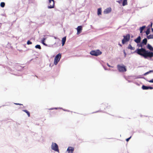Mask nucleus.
Masks as SVG:
<instances>
[{"label":"nucleus","mask_w":153,"mask_h":153,"mask_svg":"<svg viewBox=\"0 0 153 153\" xmlns=\"http://www.w3.org/2000/svg\"><path fill=\"white\" fill-rule=\"evenodd\" d=\"M147 48L150 51L146 50L145 48H141L140 49H137L134 52L140 55L145 59L148 58H151L153 57V48L149 44H148Z\"/></svg>","instance_id":"f257e3e1"},{"label":"nucleus","mask_w":153,"mask_h":153,"mask_svg":"<svg viewBox=\"0 0 153 153\" xmlns=\"http://www.w3.org/2000/svg\"><path fill=\"white\" fill-rule=\"evenodd\" d=\"M117 68L118 71L120 72H124L127 71L126 66L123 64L117 65Z\"/></svg>","instance_id":"f03ea898"},{"label":"nucleus","mask_w":153,"mask_h":153,"mask_svg":"<svg viewBox=\"0 0 153 153\" xmlns=\"http://www.w3.org/2000/svg\"><path fill=\"white\" fill-rule=\"evenodd\" d=\"M102 52L99 50H92L90 52V54L92 55L97 56L101 55Z\"/></svg>","instance_id":"7ed1b4c3"},{"label":"nucleus","mask_w":153,"mask_h":153,"mask_svg":"<svg viewBox=\"0 0 153 153\" xmlns=\"http://www.w3.org/2000/svg\"><path fill=\"white\" fill-rule=\"evenodd\" d=\"M61 57V54L59 53L57 54L55 57L54 59V64L56 65L58 62L59 61Z\"/></svg>","instance_id":"20e7f679"},{"label":"nucleus","mask_w":153,"mask_h":153,"mask_svg":"<svg viewBox=\"0 0 153 153\" xmlns=\"http://www.w3.org/2000/svg\"><path fill=\"white\" fill-rule=\"evenodd\" d=\"M123 39L122 40V43L123 44H124L126 42H128L129 41L130 38V35L128 34L126 36H123Z\"/></svg>","instance_id":"39448f33"},{"label":"nucleus","mask_w":153,"mask_h":153,"mask_svg":"<svg viewBox=\"0 0 153 153\" xmlns=\"http://www.w3.org/2000/svg\"><path fill=\"white\" fill-rule=\"evenodd\" d=\"M51 149L55 151L59 152L58 145L56 143H53L51 145Z\"/></svg>","instance_id":"423d86ee"},{"label":"nucleus","mask_w":153,"mask_h":153,"mask_svg":"<svg viewBox=\"0 0 153 153\" xmlns=\"http://www.w3.org/2000/svg\"><path fill=\"white\" fill-rule=\"evenodd\" d=\"M49 5L48 8L51 9L53 8L54 7V0H48Z\"/></svg>","instance_id":"0eeeda50"},{"label":"nucleus","mask_w":153,"mask_h":153,"mask_svg":"<svg viewBox=\"0 0 153 153\" xmlns=\"http://www.w3.org/2000/svg\"><path fill=\"white\" fill-rule=\"evenodd\" d=\"M77 34H79L81 32L82 30V27L81 26H78L77 28Z\"/></svg>","instance_id":"6e6552de"},{"label":"nucleus","mask_w":153,"mask_h":153,"mask_svg":"<svg viewBox=\"0 0 153 153\" xmlns=\"http://www.w3.org/2000/svg\"><path fill=\"white\" fill-rule=\"evenodd\" d=\"M69 153H73L74 150V148L71 147H69L67 150Z\"/></svg>","instance_id":"1a4fd4ad"},{"label":"nucleus","mask_w":153,"mask_h":153,"mask_svg":"<svg viewBox=\"0 0 153 153\" xmlns=\"http://www.w3.org/2000/svg\"><path fill=\"white\" fill-rule=\"evenodd\" d=\"M111 11V7L108 8L104 10V13L105 14L108 13H110Z\"/></svg>","instance_id":"9d476101"},{"label":"nucleus","mask_w":153,"mask_h":153,"mask_svg":"<svg viewBox=\"0 0 153 153\" xmlns=\"http://www.w3.org/2000/svg\"><path fill=\"white\" fill-rule=\"evenodd\" d=\"M142 88L143 90H147L148 89H152L153 88L150 86H147L143 85L142 86Z\"/></svg>","instance_id":"9b49d317"},{"label":"nucleus","mask_w":153,"mask_h":153,"mask_svg":"<svg viewBox=\"0 0 153 153\" xmlns=\"http://www.w3.org/2000/svg\"><path fill=\"white\" fill-rule=\"evenodd\" d=\"M141 37L140 36H139L136 39L134 40V41L136 43H138L140 42Z\"/></svg>","instance_id":"f8f14e48"},{"label":"nucleus","mask_w":153,"mask_h":153,"mask_svg":"<svg viewBox=\"0 0 153 153\" xmlns=\"http://www.w3.org/2000/svg\"><path fill=\"white\" fill-rule=\"evenodd\" d=\"M66 37H64L62 38V46L64 45L65 43V41H66Z\"/></svg>","instance_id":"ddd939ff"},{"label":"nucleus","mask_w":153,"mask_h":153,"mask_svg":"<svg viewBox=\"0 0 153 153\" xmlns=\"http://www.w3.org/2000/svg\"><path fill=\"white\" fill-rule=\"evenodd\" d=\"M101 9L100 8H98L97 10V14L98 15H101Z\"/></svg>","instance_id":"4468645a"},{"label":"nucleus","mask_w":153,"mask_h":153,"mask_svg":"<svg viewBox=\"0 0 153 153\" xmlns=\"http://www.w3.org/2000/svg\"><path fill=\"white\" fill-rule=\"evenodd\" d=\"M146 26H143L142 27H141L140 28V33H141L143 30L145 28Z\"/></svg>","instance_id":"2eb2a0df"},{"label":"nucleus","mask_w":153,"mask_h":153,"mask_svg":"<svg viewBox=\"0 0 153 153\" xmlns=\"http://www.w3.org/2000/svg\"><path fill=\"white\" fill-rule=\"evenodd\" d=\"M147 42V39L146 38H145L143 40V41L142 42V43H143L145 45H146Z\"/></svg>","instance_id":"dca6fc26"},{"label":"nucleus","mask_w":153,"mask_h":153,"mask_svg":"<svg viewBox=\"0 0 153 153\" xmlns=\"http://www.w3.org/2000/svg\"><path fill=\"white\" fill-rule=\"evenodd\" d=\"M128 49H130L131 50H134L135 49L134 48L132 47L131 45L129 44L128 47Z\"/></svg>","instance_id":"f3484780"},{"label":"nucleus","mask_w":153,"mask_h":153,"mask_svg":"<svg viewBox=\"0 0 153 153\" xmlns=\"http://www.w3.org/2000/svg\"><path fill=\"white\" fill-rule=\"evenodd\" d=\"M127 4V0H124L123 3V5L124 6Z\"/></svg>","instance_id":"a211bd4d"},{"label":"nucleus","mask_w":153,"mask_h":153,"mask_svg":"<svg viewBox=\"0 0 153 153\" xmlns=\"http://www.w3.org/2000/svg\"><path fill=\"white\" fill-rule=\"evenodd\" d=\"M23 111L25 112L26 113H27L28 116L29 117H30V113L29 111H27V110H23Z\"/></svg>","instance_id":"6ab92c4d"},{"label":"nucleus","mask_w":153,"mask_h":153,"mask_svg":"<svg viewBox=\"0 0 153 153\" xmlns=\"http://www.w3.org/2000/svg\"><path fill=\"white\" fill-rule=\"evenodd\" d=\"M150 28H148L146 32V34L147 35H148V34H149L150 32Z\"/></svg>","instance_id":"aec40b11"},{"label":"nucleus","mask_w":153,"mask_h":153,"mask_svg":"<svg viewBox=\"0 0 153 153\" xmlns=\"http://www.w3.org/2000/svg\"><path fill=\"white\" fill-rule=\"evenodd\" d=\"M5 4L4 2H1L0 3V6L2 7H4L5 6Z\"/></svg>","instance_id":"412c9836"},{"label":"nucleus","mask_w":153,"mask_h":153,"mask_svg":"<svg viewBox=\"0 0 153 153\" xmlns=\"http://www.w3.org/2000/svg\"><path fill=\"white\" fill-rule=\"evenodd\" d=\"M147 38L148 39H153V34H150L148 36Z\"/></svg>","instance_id":"4be33fe9"},{"label":"nucleus","mask_w":153,"mask_h":153,"mask_svg":"<svg viewBox=\"0 0 153 153\" xmlns=\"http://www.w3.org/2000/svg\"><path fill=\"white\" fill-rule=\"evenodd\" d=\"M35 48H38L39 49H41V48L40 46L39 45H37L35 46Z\"/></svg>","instance_id":"5701e85b"},{"label":"nucleus","mask_w":153,"mask_h":153,"mask_svg":"<svg viewBox=\"0 0 153 153\" xmlns=\"http://www.w3.org/2000/svg\"><path fill=\"white\" fill-rule=\"evenodd\" d=\"M45 38H43L42 39V43L44 45H45V44L44 43V42L45 41Z\"/></svg>","instance_id":"b1692460"},{"label":"nucleus","mask_w":153,"mask_h":153,"mask_svg":"<svg viewBox=\"0 0 153 153\" xmlns=\"http://www.w3.org/2000/svg\"><path fill=\"white\" fill-rule=\"evenodd\" d=\"M27 44L28 45H30L32 44V42L28 40L27 42Z\"/></svg>","instance_id":"393cba45"},{"label":"nucleus","mask_w":153,"mask_h":153,"mask_svg":"<svg viewBox=\"0 0 153 153\" xmlns=\"http://www.w3.org/2000/svg\"><path fill=\"white\" fill-rule=\"evenodd\" d=\"M152 71H149V72H146V73H145V74L144 75H146V74H148L149 73L151 72H152Z\"/></svg>","instance_id":"a878e982"},{"label":"nucleus","mask_w":153,"mask_h":153,"mask_svg":"<svg viewBox=\"0 0 153 153\" xmlns=\"http://www.w3.org/2000/svg\"><path fill=\"white\" fill-rule=\"evenodd\" d=\"M131 137H129V138H128L127 139H126V141L128 142L129 141V140H130V139L131 138Z\"/></svg>","instance_id":"bb28decb"},{"label":"nucleus","mask_w":153,"mask_h":153,"mask_svg":"<svg viewBox=\"0 0 153 153\" xmlns=\"http://www.w3.org/2000/svg\"><path fill=\"white\" fill-rule=\"evenodd\" d=\"M149 82H151V83H153V79H152L149 80Z\"/></svg>","instance_id":"cd10ccee"},{"label":"nucleus","mask_w":153,"mask_h":153,"mask_svg":"<svg viewBox=\"0 0 153 153\" xmlns=\"http://www.w3.org/2000/svg\"><path fill=\"white\" fill-rule=\"evenodd\" d=\"M15 104L16 105H23L21 104H19L18 103H15Z\"/></svg>","instance_id":"c85d7f7f"},{"label":"nucleus","mask_w":153,"mask_h":153,"mask_svg":"<svg viewBox=\"0 0 153 153\" xmlns=\"http://www.w3.org/2000/svg\"><path fill=\"white\" fill-rule=\"evenodd\" d=\"M107 65H108V67H111V66L110 65H109V64L108 63H107ZM111 67H112V66H111Z\"/></svg>","instance_id":"c756f323"},{"label":"nucleus","mask_w":153,"mask_h":153,"mask_svg":"<svg viewBox=\"0 0 153 153\" xmlns=\"http://www.w3.org/2000/svg\"><path fill=\"white\" fill-rule=\"evenodd\" d=\"M142 44H141L139 46V47H142Z\"/></svg>","instance_id":"7c9ffc66"},{"label":"nucleus","mask_w":153,"mask_h":153,"mask_svg":"<svg viewBox=\"0 0 153 153\" xmlns=\"http://www.w3.org/2000/svg\"><path fill=\"white\" fill-rule=\"evenodd\" d=\"M152 23H151V27H152Z\"/></svg>","instance_id":"2f4dec72"},{"label":"nucleus","mask_w":153,"mask_h":153,"mask_svg":"<svg viewBox=\"0 0 153 153\" xmlns=\"http://www.w3.org/2000/svg\"><path fill=\"white\" fill-rule=\"evenodd\" d=\"M151 29L152 30V31L153 32V28H152Z\"/></svg>","instance_id":"473e14b6"},{"label":"nucleus","mask_w":153,"mask_h":153,"mask_svg":"<svg viewBox=\"0 0 153 153\" xmlns=\"http://www.w3.org/2000/svg\"><path fill=\"white\" fill-rule=\"evenodd\" d=\"M117 2H118L119 3H120V2L119 1H117Z\"/></svg>","instance_id":"72a5a7b5"},{"label":"nucleus","mask_w":153,"mask_h":153,"mask_svg":"<svg viewBox=\"0 0 153 153\" xmlns=\"http://www.w3.org/2000/svg\"><path fill=\"white\" fill-rule=\"evenodd\" d=\"M53 109L51 108L50 109Z\"/></svg>","instance_id":"f704fd0d"}]
</instances>
